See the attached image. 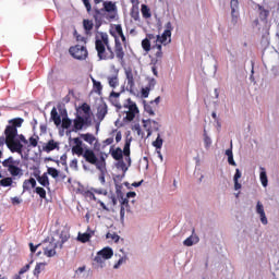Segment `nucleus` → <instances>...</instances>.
Instances as JSON below:
<instances>
[{
    "label": "nucleus",
    "instance_id": "obj_25",
    "mask_svg": "<svg viewBox=\"0 0 279 279\" xmlns=\"http://www.w3.org/2000/svg\"><path fill=\"white\" fill-rule=\"evenodd\" d=\"M125 75H126L128 86L132 90L135 86L134 73L132 72V69L126 70Z\"/></svg>",
    "mask_w": 279,
    "mask_h": 279
},
{
    "label": "nucleus",
    "instance_id": "obj_41",
    "mask_svg": "<svg viewBox=\"0 0 279 279\" xmlns=\"http://www.w3.org/2000/svg\"><path fill=\"white\" fill-rule=\"evenodd\" d=\"M38 141L40 137L38 135H33L28 138L29 147H38Z\"/></svg>",
    "mask_w": 279,
    "mask_h": 279
},
{
    "label": "nucleus",
    "instance_id": "obj_47",
    "mask_svg": "<svg viewBox=\"0 0 279 279\" xmlns=\"http://www.w3.org/2000/svg\"><path fill=\"white\" fill-rule=\"evenodd\" d=\"M133 132L137 133V136H141L143 138V136H145V133L143 132V130L141 129V124H135L132 128Z\"/></svg>",
    "mask_w": 279,
    "mask_h": 279
},
{
    "label": "nucleus",
    "instance_id": "obj_23",
    "mask_svg": "<svg viewBox=\"0 0 279 279\" xmlns=\"http://www.w3.org/2000/svg\"><path fill=\"white\" fill-rule=\"evenodd\" d=\"M36 180L37 182H39V184L41 186H45L46 189H49V177L47 175V173H44L43 175H38L36 174Z\"/></svg>",
    "mask_w": 279,
    "mask_h": 279
},
{
    "label": "nucleus",
    "instance_id": "obj_54",
    "mask_svg": "<svg viewBox=\"0 0 279 279\" xmlns=\"http://www.w3.org/2000/svg\"><path fill=\"white\" fill-rule=\"evenodd\" d=\"M144 110H145V112H147V114H149L150 117H154L155 112H154V108H151V106L145 105Z\"/></svg>",
    "mask_w": 279,
    "mask_h": 279
},
{
    "label": "nucleus",
    "instance_id": "obj_3",
    "mask_svg": "<svg viewBox=\"0 0 279 279\" xmlns=\"http://www.w3.org/2000/svg\"><path fill=\"white\" fill-rule=\"evenodd\" d=\"M95 49L99 60H114V50L110 46L108 33H100L99 37H96Z\"/></svg>",
    "mask_w": 279,
    "mask_h": 279
},
{
    "label": "nucleus",
    "instance_id": "obj_44",
    "mask_svg": "<svg viewBox=\"0 0 279 279\" xmlns=\"http://www.w3.org/2000/svg\"><path fill=\"white\" fill-rule=\"evenodd\" d=\"M142 48L144 49V51L149 52L151 51V41H149V39L145 38L142 40Z\"/></svg>",
    "mask_w": 279,
    "mask_h": 279
},
{
    "label": "nucleus",
    "instance_id": "obj_49",
    "mask_svg": "<svg viewBox=\"0 0 279 279\" xmlns=\"http://www.w3.org/2000/svg\"><path fill=\"white\" fill-rule=\"evenodd\" d=\"M131 16H132V19H134V21H138V19H140L138 8H133L131 10Z\"/></svg>",
    "mask_w": 279,
    "mask_h": 279
},
{
    "label": "nucleus",
    "instance_id": "obj_62",
    "mask_svg": "<svg viewBox=\"0 0 279 279\" xmlns=\"http://www.w3.org/2000/svg\"><path fill=\"white\" fill-rule=\"evenodd\" d=\"M121 206H123L124 208H128V206H130V199L128 198H121Z\"/></svg>",
    "mask_w": 279,
    "mask_h": 279
},
{
    "label": "nucleus",
    "instance_id": "obj_59",
    "mask_svg": "<svg viewBox=\"0 0 279 279\" xmlns=\"http://www.w3.org/2000/svg\"><path fill=\"white\" fill-rule=\"evenodd\" d=\"M204 143L206 147H210V145L213 144V141L208 137V135H206V133L204 137Z\"/></svg>",
    "mask_w": 279,
    "mask_h": 279
},
{
    "label": "nucleus",
    "instance_id": "obj_8",
    "mask_svg": "<svg viewBox=\"0 0 279 279\" xmlns=\"http://www.w3.org/2000/svg\"><path fill=\"white\" fill-rule=\"evenodd\" d=\"M171 32H173V26L171 25V22H168L162 35H157L156 43L159 45H169V43H171Z\"/></svg>",
    "mask_w": 279,
    "mask_h": 279
},
{
    "label": "nucleus",
    "instance_id": "obj_1",
    "mask_svg": "<svg viewBox=\"0 0 279 279\" xmlns=\"http://www.w3.org/2000/svg\"><path fill=\"white\" fill-rule=\"evenodd\" d=\"M23 118H14L9 120V125L5 126L4 136H0V147L7 145L12 154L23 155V144L16 141V128L23 125Z\"/></svg>",
    "mask_w": 279,
    "mask_h": 279
},
{
    "label": "nucleus",
    "instance_id": "obj_34",
    "mask_svg": "<svg viewBox=\"0 0 279 279\" xmlns=\"http://www.w3.org/2000/svg\"><path fill=\"white\" fill-rule=\"evenodd\" d=\"M107 80L111 88H117V86H119V76L117 75L108 76Z\"/></svg>",
    "mask_w": 279,
    "mask_h": 279
},
{
    "label": "nucleus",
    "instance_id": "obj_24",
    "mask_svg": "<svg viewBox=\"0 0 279 279\" xmlns=\"http://www.w3.org/2000/svg\"><path fill=\"white\" fill-rule=\"evenodd\" d=\"M257 10L260 21H267L269 19V10L265 9V7L257 4Z\"/></svg>",
    "mask_w": 279,
    "mask_h": 279
},
{
    "label": "nucleus",
    "instance_id": "obj_52",
    "mask_svg": "<svg viewBox=\"0 0 279 279\" xmlns=\"http://www.w3.org/2000/svg\"><path fill=\"white\" fill-rule=\"evenodd\" d=\"M85 8H86V11L88 14H90V12H93V5H90V0H82Z\"/></svg>",
    "mask_w": 279,
    "mask_h": 279
},
{
    "label": "nucleus",
    "instance_id": "obj_61",
    "mask_svg": "<svg viewBox=\"0 0 279 279\" xmlns=\"http://www.w3.org/2000/svg\"><path fill=\"white\" fill-rule=\"evenodd\" d=\"M241 180V170L239 168L235 169V174L233 177V181H239Z\"/></svg>",
    "mask_w": 279,
    "mask_h": 279
},
{
    "label": "nucleus",
    "instance_id": "obj_13",
    "mask_svg": "<svg viewBox=\"0 0 279 279\" xmlns=\"http://www.w3.org/2000/svg\"><path fill=\"white\" fill-rule=\"evenodd\" d=\"M93 19L96 23V29H99V27H101V19H104V9L94 8Z\"/></svg>",
    "mask_w": 279,
    "mask_h": 279
},
{
    "label": "nucleus",
    "instance_id": "obj_48",
    "mask_svg": "<svg viewBox=\"0 0 279 279\" xmlns=\"http://www.w3.org/2000/svg\"><path fill=\"white\" fill-rule=\"evenodd\" d=\"M48 175L56 179L60 175V171H58L56 168H48Z\"/></svg>",
    "mask_w": 279,
    "mask_h": 279
},
{
    "label": "nucleus",
    "instance_id": "obj_27",
    "mask_svg": "<svg viewBox=\"0 0 279 279\" xmlns=\"http://www.w3.org/2000/svg\"><path fill=\"white\" fill-rule=\"evenodd\" d=\"M47 264L45 263H38L35 266V269L33 270V274L36 278H40V274H43V271H45V267Z\"/></svg>",
    "mask_w": 279,
    "mask_h": 279
},
{
    "label": "nucleus",
    "instance_id": "obj_5",
    "mask_svg": "<svg viewBox=\"0 0 279 279\" xmlns=\"http://www.w3.org/2000/svg\"><path fill=\"white\" fill-rule=\"evenodd\" d=\"M123 108L125 109L123 112L126 113L124 121H132L133 119H136V114H138V107L136 106V102L132 101L131 98H128Z\"/></svg>",
    "mask_w": 279,
    "mask_h": 279
},
{
    "label": "nucleus",
    "instance_id": "obj_40",
    "mask_svg": "<svg viewBox=\"0 0 279 279\" xmlns=\"http://www.w3.org/2000/svg\"><path fill=\"white\" fill-rule=\"evenodd\" d=\"M35 193H37V195H39L41 199H47V191L45 190V187H41V186L35 187Z\"/></svg>",
    "mask_w": 279,
    "mask_h": 279
},
{
    "label": "nucleus",
    "instance_id": "obj_9",
    "mask_svg": "<svg viewBox=\"0 0 279 279\" xmlns=\"http://www.w3.org/2000/svg\"><path fill=\"white\" fill-rule=\"evenodd\" d=\"M113 53L117 60H119V62H123V60H125V51H123V44H121V40H119V37H116L114 39Z\"/></svg>",
    "mask_w": 279,
    "mask_h": 279
},
{
    "label": "nucleus",
    "instance_id": "obj_19",
    "mask_svg": "<svg viewBox=\"0 0 279 279\" xmlns=\"http://www.w3.org/2000/svg\"><path fill=\"white\" fill-rule=\"evenodd\" d=\"M50 118L52 119L54 125H62V118L58 113V109H56V107L52 108L50 112Z\"/></svg>",
    "mask_w": 279,
    "mask_h": 279
},
{
    "label": "nucleus",
    "instance_id": "obj_53",
    "mask_svg": "<svg viewBox=\"0 0 279 279\" xmlns=\"http://www.w3.org/2000/svg\"><path fill=\"white\" fill-rule=\"evenodd\" d=\"M95 263H97L98 265H101L104 264V262L106 259H104V256L102 255H99V253H97L96 257L94 258Z\"/></svg>",
    "mask_w": 279,
    "mask_h": 279
},
{
    "label": "nucleus",
    "instance_id": "obj_58",
    "mask_svg": "<svg viewBox=\"0 0 279 279\" xmlns=\"http://www.w3.org/2000/svg\"><path fill=\"white\" fill-rule=\"evenodd\" d=\"M151 130L153 132H158V130H160V124L156 120H153Z\"/></svg>",
    "mask_w": 279,
    "mask_h": 279
},
{
    "label": "nucleus",
    "instance_id": "obj_51",
    "mask_svg": "<svg viewBox=\"0 0 279 279\" xmlns=\"http://www.w3.org/2000/svg\"><path fill=\"white\" fill-rule=\"evenodd\" d=\"M230 5L231 12L232 14H234V12H236V9L239 8V0H231Z\"/></svg>",
    "mask_w": 279,
    "mask_h": 279
},
{
    "label": "nucleus",
    "instance_id": "obj_33",
    "mask_svg": "<svg viewBox=\"0 0 279 279\" xmlns=\"http://www.w3.org/2000/svg\"><path fill=\"white\" fill-rule=\"evenodd\" d=\"M81 138H83V141H85V143H88L89 145H93V143H95L96 141L95 135H93L92 133L81 134Z\"/></svg>",
    "mask_w": 279,
    "mask_h": 279
},
{
    "label": "nucleus",
    "instance_id": "obj_55",
    "mask_svg": "<svg viewBox=\"0 0 279 279\" xmlns=\"http://www.w3.org/2000/svg\"><path fill=\"white\" fill-rule=\"evenodd\" d=\"M183 245H185L186 247H191L193 245V236H189L187 239H185L183 241Z\"/></svg>",
    "mask_w": 279,
    "mask_h": 279
},
{
    "label": "nucleus",
    "instance_id": "obj_37",
    "mask_svg": "<svg viewBox=\"0 0 279 279\" xmlns=\"http://www.w3.org/2000/svg\"><path fill=\"white\" fill-rule=\"evenodd\" d=\"M142 16L144 19H151V10L146 4H142Z\"/></svg>",
    "mask_w": 279,
    "mask_h": 279
},
{
    "label": "nucleus",
    "instance_id": "obj_12",
    "mask_svg": "<svg viewBox=\"0 0 279 279\" xmlns=\"http://www.w3.org/2000/svg\"><path fill=\"white\" fill-rule=\"evenodd\" d=\"M60 149V142H54L53 140H49L44 146L43 150L46 151V154H50V151Z\"/></svg>",
    "mask_w": 279,
    "mask_h": 279
},
{
    "label": "nucleus",
    "instance_id": "obj_57",
    "mask_svg": "<svg viewBox=\"0 0 279 279\" xmlns=\"http://www.w3.org/2000/svg\"><path fill=\"white\" fill-rule=\"evenodd\" d=\"M114 143V137H108L102 142L104 147H108V145H112Z\"/></svg>",
    "mask_w": 279,
    "mask_h": 279
},
{
    "label": "nucleus",
    "instance_id": "obj_64",
    "mask_svg": "<svg viewBox=\"0 0 279 279\" xmlns=\"http://www.w3.org/2000/svg\"><path fill=\"white\" fill-rule=\"evenodd\" d=\"M70 167H71V169H77V159H73V160L70 162Z\"/></svg>",
    "mask_w": 279,
    "mask_h": 279
},
{
    "label": "nucleus",
    "instance_id": "obj_45",
    "mask_svg": "<svg viewBox=\"0 0 279 279\" xmlns=\"http://www.w3.org/2000/svg\"><path fill=\"white\" fill-rule=\"evenodd\" d=\"M106 239H111V241H113L114 243H119V239H121V236H119V234H117V232H108L106 234Z\"/></svg>",
    "mask_w": 279,
    "mask_h": 279
},
{
    "label": "nucleus",
    "instance_id": "obj_28",
    "mask_svg": "<svg viewBox=\"0 0 279 279\" xmlns=\"http://www.w3.org/2000/svg\"><path fill=\"white\" fill-rule=\"evenodd\" d=\"M151 86H156V80H150L149 86L142 88V97L147 99L149 97V90H151Z\"/></svg>",
    "mask_w": 279,
    "mask_h": 279
},
{
    "label": "nucleus",
    "instance_id": "obj_42",
    "mask_svg": "<svg viewBox=\"0 0 279 279\" xmlns=\"http://www.w3.org/2000/svg\"><path fill=\"white\" fill-rule=\"evenodd\" d=\"M162 137H160V133H158L156 141L153 142V147H156V149H162Z\"/></svg>",
    "mask_w": 279,
    "mask_h": 279
},
{
    "label": "nucleus",
    "instance_id": "obj_15",
    "mask_svg": "<svg viewBox=\"0 0 279 279\" xmlns=\"http://www.w3.org/2000/svg\"><path fill=\"white\" fill-rule=\"evenodd\" d=\"M58 247V244L54 242H50L47 246L44 247V255L48 258H52V256H56V248Z\"/></svg>",
    "mask_w": 279,
    "mask_h": 279
},
{
    "label": "nucleus",
    "instance_id": "obj_38",
    "mask_svg": "<svg viewBox=\"0 0 279 279\" xmlns=\"http://www.w3.org/2000/svg\"><path fill=\"white\" fill-rule=\"evenodd\" d=\"M15 141H17L21 145H27V143H29L27 138H25V135L19 134V128H16Z\"/></svg>",
    "mask_w": 279,
    "mask_h": 279
},
{
    "label": "nucleus",
    "instance_id": "obj_56",
    "mask_svg": "<svg viewBox=\"0 0 279 279\" xmlns=\"http://www.w3.org/2000/svg\"><path fill=\"white\" fill-rule=\"evenodd\" d=\"M92 191H94V193H96L97 195H108V191L102 189H92Z\"/></svg>",
    "mask_w": 279,
    "mask_h": 279
},
{
    "label": "nucleus",
    "instance_id": "obj_6",
    "mask_svg": "<svg viewBox=\"0 0 279 279\" xmlns=\"http://www.w3.org/2000/svg\"><path fill=\"white\" fill-rule=\"evenodd\" d=\"M90 125H93V119L76 116L73 120L72 132H80L82 130H86L87 128H90Z\"/></svg>",
    "mask_w": 279,
    "mask_h": 279
},
{
    "label": "nucleus",
    "instance_id": "obj_50",
    "mask_svg": "<svg viewBox=\"0 0 279 279\" xmlns=\"http://www.w3.org/2000/svg\"><path fill=\"white\" fill-rule=\"evenodd\" d=\"M31 264H26L24 267H22L19 271V275H15V276H23V274H27V271H29V268H31Z\"/></svg>",
    "mask_w": 279,
    "mask_h": 279
},
{
    "label": "nucleus",
    "instance_id": "obj_46",
    "mask_svg": "<svg viewBox=\"0 0 279 279\" xmlns=\"http://www.w3.org/2000/svg\"><path fill=\"white\" fill-rule=\"evenodd\" d=\"M84 197H88V199H93L94 202H97V197L95 196V192L93 190L85 191Z\"/></svg>",
    "mask_w": 279,
    "mask_h": 279
},
{
    "label": "nucleus",
    "instance_id": "obj_43",
    "mask_svg": "<svg viewBox=\"0 0 279 279\" xmlns=\"http://www.w3.org/2000/svg\"><path fill=\"white\" fill-rule=\"evenodd\" d=\"M72 124L73 121L69 119V117L62 119L61 126L63 128V130H69V128H71Z\"/></svg>",
    "mask_w": 279,
    "mask_h": 279
},
{
    "label": "nucleus",
    "instance_id": "obj_60",
    "mask_svg": "<svg viewBox=\"0 0 279 279\" xmlns=\"http://www.w3.org/2000/svg\"><path fill=\"white\" fill-rule=\"evenodd\" d=\"M158 38V36L154 35V34H148L146 37V40H148L149 43H151V40H154L155 45H156V39Z\"/></svg>",
    "mask_w": 279,
    "mask_h": 279
},
{
    "label": "nucleus",
    "instance_id": "obj_14",
    "mask_svg": "<svg viewBox=\"0 0 279 279\" xmlns=\"http://www.w3.org/2000/svg\"><path fill=\"white\" fill-rule=\"evenodd\" d=\"M113 32H110V34L112 36H114V40H117V38H119L118 36H120L122 43H126V38L125 35L123 34V27L121 26V24H116L113 26ZM118 35V36H117Z\"/></svg>",
    "mask_w": 279,
    "mask_h": 279
},
{
    "label": "nucleus",
    "instance_id": "obj_20",
    "mask_svg": "<svg viewBox=\"0 0 279 279\" xmlns=\"http://www.w3.org/2000/svg\"><path fill=\"white\" fill-rule=\"evenodd\" d=\"M110 154L113 160H123V150L121 149V147L114 149L113 146H111Z\"/></svg>",
    "mask_w": 279,
    "mask_h": 279
},
{
    "label": "nucleus",
    "instance_id": "obj_7",
    "mask_svg": "<svg viewBox=\"0 0 279 279\" xmlns=\"http://www.w3.org/2000/svg\"><path fill=\"white\" fill-rule=\"evenodd\" d=\"M69 52L75 60H86V58H88V49L82 45L70 47Z\"/></svg>",
    "mask_w": 279,
    "mask_h": 279
},
{
    "label": "nucleus",
    "instance_id": "obj_17",
    "mask_svg": "<svg viewBox=\"0 0 279 279\" xmlns=\"http://www.w3.org/2000/svg\"><path fill=\"white\" fill-rule=\"evenodd\" d=\"M150 51L157 60L162 59V45L161 44L156 43L155 45H153L150 48Z\"/></svg>",
    "mask_w": 279,
    "mask_h": 279
},
{
    "label": "nucleus",
    "instance_id": "obj_18",
    "mask_svg": "<svg viewBox=\"0 0 279 279\" xmlns=\"http://www.w3.org/2000/svg\"><path fill=\"white\" fill-rule=\"evenodd\" d=\"M106 114H108V106L106 105H100L97 109L96 117L99 121H102L106 119Z\"/></svg>",
    "mask_w": 279,
    "mask_h": 279
},
{
    "label": "nucleus",
    "instance_id": "obj_63",
    "mask_svg": "<svg viewBox=\"0 0 279 279\" xmlns=\"http://www.w3.org/2000/svg\"><path fill=\"white\" fill-rule=\"evenodd\" d=\"M226 156H228V158L234 156V154L232 153V142L230 144V148L226 150Z\"/></svg>",
    "mask_w": 279,
    "mask_h": 279
},
{
    "label": "nucleus",
    "instance_id": "obj_35",
    "mask_svg": "<svg viewBox=\"0 0 279 279\" xmlns=\"http://www.w3.org/2000/svg\"><path fill=\"white\" fill-rule=\"evenodd\" d=\"M12 184H14V180L12 179V177H5L0 180V186H3L4 189L8 186H12Z\"/></svg>",
    "mask_w": 279,
    "mask_h": 279
},
{
    "label": "nucleus",
    "instance_id": "obj_4",
    "mask_svg": "<svg viewBox=\"0 0 279 279\" xmlns=\"http://www.w3.org/2000/svg\"><path fill=\"white\" fill-rule=\"evenodd\" d=\"M2 167L8 169L9 173L12 178H16L19 175H23V170L16 166V160L13 157H9L2 161Z\"/></svg>",
    "mask_w": 279,
    "mask_h": 279
},
{
    "label": "nucleus",
    "instance_id": "obj_21",
    "mask_svg": "<svg viewBox=\"0 0 279 279\" xmlns=\"http://www.w3.org/2000/svg\"><path fill=\"white\" fill-rule=\"evenodd\" d=\"M32 189H36V179L31 178L28 180H24L23 191H32Z\"/></svg>",
    "mask_w": 279,
    "mask_h": 279
},
{
    "label": "nucleus",
    "instance_id": "obj_36",
    "mask_svg": "<svg viewBox=\"0 0 279 279\" xmlns=\"http://www.w3.org/2000/svg\"><path fill=\"white\" fill-rule=\"evenodd\" d=\"M104 12H114L117 10V5L112 2H104V8L101 9Z\"/></svg>",
    "mask_w": 279,
    "mask_h": 279
},
{
    "label": "nucleus",
    "instance_id": "obj_22",
    "mask_svg": "<svg viewBox=\"0 0 279 279\" xmlns=\"http://www.w3.org/2000/svg\"><path fill=\"white\" fill-rule=\"evenodd\" d=\"M99 256H102L105 260H109L111 256H114V251L111 247H105L98 252Z\"/></svg>",
    "mask_w": 279,
    "mask_h": 279
},
{
    "label": "nucleus",
    "instance_id": "obj_29",
    "mask_svg": "<svg viewBox=\"0 0 279 279\" xmlns=\"http://www.w3.org/2000/svg\"><path fill=\"white\" fill-rule=\"evenodd\" d=\"M130 145H132V140H126L124 147H123V151L122 155H124L126 157V160H129V162H131L130 159Z\"/></svg>",
    "mask_w": 279,
    "mask_h": 279
},
{
    "label": "nucleus",
    "instance_id": "obj_16",
    "mask_svg": "<svg viewBox=\"0 0 279 279\" xmlns=\"http://www.w3.org/2000/svg\"><path fill=\"white\" fill-rule=\"evenodd\" d=\"M256 213L257 215H259L262 223L264 226H267L268 221L267 216L265 215V207L263 206V203H260V201L257 202Z\"/></svg>",
    "mask_w": 279,
    "mask_h": 279
},
{
    "label": "nucleus",
    "instance_id": "obj_2",
    "mask_svg": "<svg viewBox=\"0 0 279 279\" xmlns=\"http://www.w3.org/2000/svg\"><path fill=\"white\" fill-rule=\"evenodd\" d=\"M74 145L72 146V154L73 156H82L85 160V162H88V165H94V167H97L98 169H101L102 166L106 165V159L104 157L99 158L95 154V150L90 148L84 149V142L80 137L73 138Z\"/></svg>",
    "mask_w": 279,
    "mask_h": 279
},
{
    "label": "nucleus",
    "instance_id": "obj_10",
    "mask_svg": "<svg viewBox=\"0 0 279 279\" xmlns=\"http://www.w3.org/2000/svg\"><path fill=\"white\" fill-rule=\"evenodd\" d=\"M76 116L83 117L86 119H93V113L90 112V106L88 104H83L76 112Z\"/></svg>",
    "mask_w": 279,
    "mask_h": 279
},
{
    "label": "nucleus",
    "instance_id": "obj_39",
    "mask_svg": "<svg viewBox=\"0 0 279 279\" xmlns=\"http://www.w3.org/2000/svg\"><path fill=\"white\" fill-rule=\"evenodd\" d=\"M94 84V92L97 93V95H101V90H104V86L101 85V82L93 80Z\"/></svg>",
    "mask_w": 279,
    "mask_h": 279
},
{
    "label": "nucleus",
    "instance_id": "obj_31",
    "mask_svg": "<svg viewBox=\"0 0 279 279\" xmlns=\"http://www.w3.org/2000/svg\"><path fill=\"white\" fill-rule=\"evenodd\" d=\"M259 180L262 182V186H267V184H269V180L267 179V171H265V168H260Z\"/></svg>",
    "mask_w": 279,
    "mask_h": 279
},
{
    "label": "nucleus",
    "instance_id": "obj_11",
    "mask_svg": "<svg viewBox=\"0 0 279 279\" xmlns=\"http://www.w3.org/2000/svg\"><path fill=\"white\" fill-rule=\"evenodd\" d=\"M120 97H121V93H117V92H111L109 96V101L112 104V106L117 108L118 112L121 111V109L123 108V106L121 105V101L119 100Z\"/></svg>",
    "mask_w": 279,
    "mask_h": 279
},
{
    "label": "nucleus",
    "instance_id": "obj_30",
    "mask_svg": "<svg viewBox=\"0 0 279 279\" xmlns=\"http://www.w3.org/2000/svg\"><path fill=\"white\" fill-rule=\"evenodd\" d=\"M83 27L86 34H89V32H93V27H95V24L93 23V20H83Z\"/></svg>",
    "mask_w": 279,
    "mask_h": 279
},
{
    "label": "nucleus",
    "instance_id": "obj_26",
    "mask_svg": "<svg viewBox=\"0 0 279 279\" xmlns=\"http://www.w3.org/2000/svg\"><path fill=\"white\" fill-rule=\"evenodd\" d=\"M153 122L154 120L151 119L143 120V128L147 132V138H149V136H151L153 134V129H151Z\"/></svg>",
    "mask_w": 279,
    "mask_h": 279
},
{
    "label": "nucleus",
    "instance_id": "obj_32",
    "mask_svg": "<svg viewBox=\"0 0 279 279\" xmlns=\"http://www.w3.org/2000/svg\"><path fill=\"white\" fill-rule=\"evenodd\" d=\"M90 239H93V234L90 233H78L77 235V241H80L81 243H88Z\"/></svg>",
    "mask_w": 279,
    "mask_h": 279
}]
</instances>
